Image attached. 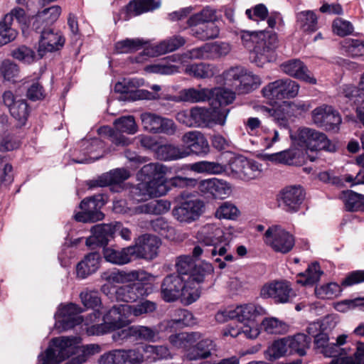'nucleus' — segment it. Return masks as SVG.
Masks as SVG:
<instances>
[{
  "label": "nucleus",
  "instance_id": "1",
  "mask_svg": "<svg viewBox=\"0 0 364 364\" xmlns=\"http://www.w3.org/2000/svg\"><path fill=\"white\" fill-rule=\"evenodd\" d=\"M241 40L245 48L255 53V62L258 66L271 60V55L278 46L277 34L265 30L245 31L241 35Z\"/></svg>",
  "mask_w": 364,
  "mask_h": 364
},
{
  "label": "nucleus",
  "instance_id": "2",
  "mask_svg": "<svg viewBox=\"0 0 364 364\" xmlns=\"http://www.w3.org/2000/svg\"><path fill=\"white\" fill-rule=\"evenodd\" d=\"M223 236V230L214 224H206L203 226L197 233V240L199 244L204 246H212L210 255L214 261L218 263L220 269L226 267V262H232L234 257L228 243L220 245V240Z\"/></svg>",
  "mask_w": 364,
  "mask_h": 364
},
{
  "label": "nucleus",
  "instance_id": "3",
  "mask_svg": "<svg viewBox=\"0 0 364 364\" xmlns=\"http://www.w3.org/2000/svg\"><path fill=\"white\" fill-rule=\"evenodd\" d=\"M161 295L166 302H173L182 297L186 304H191L200 297L198 289L176 274L167 275L161 284Z\"/></svg>",
  "mask_w": 364,
  "mask_h": 364
},
{
  "label": "nucleus",
  "instance_id": "4",
  "mask_svg": "<svg viewBox=\"0 0 364 364\" xmlns=\"http://www.w3.org/2000/svg\"><path fill=\"white\" fill-rule=\"evenodd\" d=\"M80 342L78 336L53 338L45 353L38 355V364H59L80 351Z\"/></svg>",
  "mask_w": 364,
  "mask_h": 364
},
{
  "label": "nucleus",
  "instance_id": "5",
  "mask_svg": "<svg viewBox=\"0 0 364 364\" xmlns=\"http://www.w3.org/2000/svg\"><path fill=\"white\" fill-rule=\"evenodd\" d=\"M81 312V308L73 303L60 306L58 311L55 314V328L59 331H63L83 322L87 326L86 331L87 332L89 327L92 325L99 324L95 323L100 320L101 316L99 311H93L87 316L85 319L80 315Z\"/></svg>",
  "mask_w": 364,
  "mask_h": 364
},
{
  "label": "nucleus",
  "instance_id": "6",
  "mask_svg": "<svg viewBox=\"0 0 364 364\" xmlns=\"http://www.w3.org/2000/svg\"><path fill=\"white\" fill-rule=\"evenodd\" d=\"M346 335H340L336 343H328L321 353L326 357L333 358L330 364H364V343H358L352 354L350 348H341L346 343Z\"/></svg>",
  "mask_w": 364,
  "mask_h": 364
},
{
  "label": "nucleus",
  "instance_id": "7",
  "mask_svg": "<svg viewBox=\"0 0 364 364\" xmlns=\"http://www.w3.org/2000/svg\"><path fill=\"white\" fill-rule=\"evenodd\" d=\"M133 321L134 319H129L127 304L114 305L103 315V323L89 327L87 334L103 335L124 328Z\"/></svg>",
  "mask_w": 364,
  "mask_h": 364
},
{
  "label": "nucleus",
  "instance_id": "8",
  "mask_svg": "<svg viewBox=\"0 0 364 364\" xmlns=\"http://www.w3.org/2000/svg\"><path fill=\"white\" fill-rule=\"evenodd\" d=\"M176 274L186 278L193 286L203 282L205 278L212 274L213 267L209 262L196 263L191 255H181L176 261Z\"/></svg>",
  "mask_w": 364,
  "mask_h": 364
},
{
  "label": "nucleus",
  "instance_id": "9",
  "mask_svg": "<svg viewBox=\"0 0 364 364\" xmlns=\"http://www.w3.org/2000/svg\"><path fill=\"white\" fill-rule=\"evenodd\" d=\"M225 84L235 90L238 94H247L260 85L257 75L242 67H233L223 73Z\"/></svg>",
  "mask_w": 364,
  "mask_h": 364
},
{
  "label": "nucleus",
  "instance_id": "10",
  "mask_svg": "<svg viewBox=\"0 0 364 364\" xmlns=\"http://www.w3.org/2000/svg\"><path fill=\"white\" fill-rule=\"evenodd\" d=\"M264 313L265 310L262 306L248 304L220 311L216 314L215 319L219 323L226 322L229 319H236L240 323H245L254 321L257 316Z\"/></svg>",
  "mask_w": 364,
  "mask_h": 364
},
{
  "label": "nucleus",
  "instance_id": "11",
  "mask_svg": "<svg viewBox=\"0 0 364 364\" xmlns=\"http://www.w3.org/2000/svg\"><path fill=\"white\" fill-rule=\"evenodd\" d=\"M107 200V197L104 194H97L84 199L80 204L82 211L76 213L74 216L75 220L94 223L102 220L104 214L100 209L105 205Z\"/></svg>",
  "mask_w": 364,
  "mask_h": 364
},
{
  "label": "nucleus",
  "instance_id": "12",
  "mask_svg": "<svg viewBox=\"0 0 364 364\" xmlns=\"http://www.w3.org/2000/svg\"><path fill=\"white\" fill-rule=\"evenodd\" d=\"M186 43V39L182 36H170L157 44L146 46L141 53L134 58V62L141 63L146 59V57H155L173 52L183 46Z\"/></svg>",
  "mask_w": 364,
  "mask_h": 364
},
{
  "label": "nucleus",
  "instance_id": "13",
  "mask_svg": "<svg viewBox=\"0 0 364 364\" xmlns=\"http://www.w3.org/2000/svg\"><path fill=\"white\" fill-rule=\"evenodd\" d=\"M264 242L275 252L286 254L294 246V236L281 227H269L264 233Z\"/></svg>",
  "mask_w": 364,
  "mask_h": 364
},
{
  "label": "nucleus",
  "instance_id": "14",
  "mask_svg": "<svg viewBox=\"0 0 364 364\" xmlns=\"http://www.w3.org/2000/svg\"><path fill=\"white\" fill-rule=\"evenodd\" d=\"M228 108H218L213 110L204 107H195L191 109L193 127H207L211 122L224 125L229 114Z\"/></svg>",
  "mask_w": 364,
  "mask_h": 364
},
{
  "label": "nucleus",
  "instance_id": "15",
  "mask_svg": "<svg viewBox=\"0 0 364 364\" xmlns=\"http://www.w3.org/2000/svg\"><path fill=\"white\" fill-rule=\"evenodd\" d=\"M260 296L264 299L271 298L276 304H286L291 302L296 294L289 282L274 281L262 286Z\"/></svg>",
  "mask_w": 364,
  "mask_h": 364
},
{
  "label": "nucleus",
  "instance_id": "16",
  "mask_svg": "<svg viewBox=\"0 0 364 364\" xmlns=\"http://www.w3.org/2000/svg\"><path fill=\"white\" fill-rule=\"evenodd\" d=\"M40 34L38 55L42 58L47 53L60 50L65 44V39L60 31L53 28L34 30Z\"/></svg>",
  "mask_w": 364,
  "mask_h": 364
},
{
  "label": "nucleus",
  "instance_id": "17",
  "mask_svg": "<svg viewBox=\"0 0 364 364\" xmlns=\"http://www.w3.org/2000/svg\"><path fill=\"white\" fill-rule=\"evenodd\" d=\"M168 192L161 180H144L130 188V197L136 202H142L154 197H160Z\"/></svg>",
  "mask_w": 364,
  "mask_h": 364
},
{
  "label": "nucleus",
  "instance_id": "18",
  "mask_svg": "<svg viewBox=\"0 0 364 364\" xmlns=\"http://www.w3.org/2000/svg\"><path fill=\"white\" fill-rule=\"evenodd\" d=\"M299 84L290 79H279L269 83L262 88L264 97L269 99H289L295 97L299 92Z\"/></svg>",
  "mask_w": 364,
  "mask_h": 364
},
{
  "label": "nucleus",
  "instance_id": "19",
  "mask_svg": "<svg viewBox=\"0 0 364 364\" xmlns=\"http://www.w3.org/2000/svg\"><path fill=\"white\" fill-rule=\"evenodd\" d=\"M144 356L138 348L116 349L102 354L98 364H141Z\"/></svg>",
  "mask_w": 364,
  "mask_h": 364
},
{
  "label": "nucleus",
  "instance_id": "20",
  "mask_svg": "<svg viewBox=\"0 0 364 364\" xmlns=\"http://www.w3.org/2000/svg\"><path fill=\"white\" fill-rule=\"evenodd\" d=\"M204 203L200 199H188L179 203L173 209V217L180 223H191L203 212Z\"/></svg>",
  "mask_w": 364,
  "mask_h": 364
},
{
  "label": "nucleus",
  "instance_id": "21",
  "mask_svg": "<svg viewBox=\"0 0 364 364\" xmlns=\"http://www.w3.org/2000/svg\"><path fill=\"white\" fill-rule=\"evenodd\" d=\"M114 126L116 132L109 129V138L111 141L117 146H127L130 140L121 133L134 134L138 131L134 117L132 115L123 116L114 121Z\"/></svg>",
  "mask_w": 364,
  "mask_h": 364
},
{
  "label": "nucleus",
  "instance_id": "22",
  "mask_svg": "<svg viewBox=\"0 0 364 364\" xmlns=\"http://www.w3.org/2000/svg\"><path fill=\"white\" fill-rule=\"evenodd\" d=\"M160 245L159 239L154 235L145 234L139 236L136 240L135 245L130 246L132 248L134 259H153L158 255Z\"/></svg>",
  "mask_w": 364,
  "mask_h": 364
},
{
  "label": "nucleus",
  "instance_id": "23",
  "mask_svg": "<svg viewBox=\"0 0 364 364\" xmlns=\"http://www.w3.org/2000/svg\"><path fill=\"white\" fill-rule=\"evenodd\" d=\"M183 149L187 156L194 154L205 156L210 152V146L205 136L199 131H189L181 137Z\"/></svg>",
  "mask_w": 364,
  "mask_h": 364
},
{
  "label": "nucleus",
  "instance_id": "24",
  "mask_svg": "<svg viewBox=\"0 0 364 364\" xmlns=\"http://www.w3.org/2000/svg\"><path fill=\"white\" fill-rule=\"evenodd\" d=\"M103 149L104 143L100 139H83L80 143L79 149L75 150L74 153L75 156L78 151L80 156L73 160L77 164L94 162L102 157Z\"/></svg>",
  "mask_w": 364,
  "mask_h": 364
},
{
  "label": "nucleus",
  "instance_id": "25",
  "mask_svg": "<svg viewBox=\"0 0 364 364\" xmlns=\"http://www.w3.org/2000/svg\"><path fill=\"white\" fill-rule=\"evenodd\" d=\"M305 193L301 186H289L283 188L279 195V205L286 212L296 213L301 207Z\"/></svg>",
  "mask_w": 364,
  "mask_h": 364
},
{
  "label": "nucleus",
  "instance_id": "26",
  "mask_svg": "<svg viewBox=\"0 0 364 364\" xmlns=\"http://www.w3.org/2000/svg\"><path fill=\"white\" fill-rule=\"evenodd\" d=\"M314 123L327 131H336L341 123L339 113L331 106L323 105L315 108L312 112Z\"/></svg>",
  "mask_w": 364,
  "mask_h": 364
},
{
  "label": "nucleus",
  "instance_id": "27",
  "mask_svg": "<svg viewBox=\"0 0 364 364\" xmlns=\"http://www.w3.org/2000/svg\"><path fill=\"white\" fill-rule=\"evenodd\" d=\"M198 190L204 195L216 199H224L232 192L230 183L223 179L212 178L204 179L198 183Z\"/></svg>",
  "mask_w": 364,
  "mask_h": 364
},
{
  "label": "nucleus",
  "instance_id": "28",
  "mask_svg": "<svg viewBox=\"0 0 364 364\" xmlns=\"http://www.w3.org/2000/svg\"><path fill=\"white\" fill-rule=\"evenodd\" d=\"M119 228L120 223L114 225L103 223L93 226L91 229L92 235L86 239V245L90 248L106 245Z\"/></svg>",
  "mask_w": 364,
  "mask_h": 364
},
{
  "label": "nucleus",
  "instance_id": "29",
  "mask_svg": "<svg viewBox=\"0 0 364 364\" xmlns=\"http://www.w3.org/2000/svg\"><path fill=\"white\" fill-rule=\"evenodd\" d=\"M149 294L148 289L141 282H134L118 287L114 289V297L117 301L134 302Z\"/></svg>",
  "mask_w": 364,
  "mask_h": 364
},
{
  "label": "nucleus",
  "instance_id": "30",
  "mask_svg": "<svg viewBox=\"0 0 364 364\" xmlns=\"http://www.w3.org/2000/svg\"><path fill=\"white\" fill-rule=\"evenodd\" d=\"M261 166L258 162L244 157L236 159L231 164L232 171L247 181L259 177L262 172Z\"/></svg>",
  "mask_w": 364,
  "mask_h": 364
},
{
  "label": "nucleus",
  "instance_id": "31",
  "mask_svg": "<svg viewBox=\"0 0 364 364\" xmlns=\"http://www.w3.org/2000/svg\"><path fill=\"white\" fill-rule=\"evenodd\" d=\"M216 344L213 340L203 336L193 344L186 354V359L189 361L205 360L210 358L213 353L216 351Z\"/></svg>",
  "mask_w": 364,
  "mask_h": 364
},
{
  "label": "nucleus",
  "instance_id": "32",
  "mask_svg": "<svg viewBox=\"0 0 364 364\" xmlns=\"http://www.w3.org/2000/svg\"><path fill=\"white\" fill-rule=\"evenodd\" d=\"M281 69L289 76L312 85L316 83V78L309 75L307 67L300 60L292 59L286 61L281 65Z\"/></svg>",
  "mask_w": 364,
  "mask_h": 364
},
{
  "label": "nucleus",
  "instance_id": "33",
  "mask_svg": "<svg viewBox=\"0 0 364 364\" xmlns=\"http://www.w3.org/2000/svg\"><path fill=\"white\" fill-rule=\"evenodd\" d=\"M101 255L97 252H90L76 265L77 278L85 279L97 271L100 266Z\"/></svg>",
  "mask_w": 364,
  "mask_h": 364
},
{
  "label": "nucleus",
  "instance_id": "34",
  "mask_svg": "<svg viewBox=\"0 0 364 364\" xmlns=\"http://www.w3.org/2000/svg\"><path fill=\"white\" fill-rule=\"evenodd\" d=\"M60 14L61 8L59 6H53L39 11L33 22V30L52 28V25L58 19Z\"/></svg>",
  "mask_w": 364,
  "mask_h": 364
},
{
  "label": "nucleus",
  "instance_id": "35",
  "mask_svg": "<svg viewBox=\"0 0 364 364\" xmlns=\"http://www.w3.org/2000/svg\"><path fill=\"white\" fill-rule=\"evenodd\" d=\"M201 338L202 333L198 331L181 332L171 335L168 341L173 347L183 350L186 357L190 348Z\"/></svg>",
  "mask_w": 364,
  "mask_h": 364
},
{
  "label": "nucleus",
  "instance_id": "36",
  "mask_svg": "<svg viewBox=\"0 0 364 364\" xmlns=\"http://www.w3.org/2000/svg\"><path fill=\"white\" fill-rule=\"evenodd\" d=\"M190 28V34L200 41H207L217 38L219 35V28L215 23H187Z\"/></svg>",
  "mask_w": 364,
  "mask_h": 364
},
{
  "label": "nucleus",
  "instance_id": "37",
  "mask_svg": "<svg viewBox=\"0 0 364 364\" xmlns=\"http://www.w3.org/2000/svg\"><path fill=\"white\" fill-rule=\"evenodd\" d=\"M132 248L130 246L116 250L112 247H106L103 250V255L105 260L114 264L123 265L134 259Z\"/></svg>",
  "mask_w": 364,
  "mask_h": 364
},
{
  "label": "nucleus",
  "instance_id": "38",
  "mask_svg": "<svg viewBox=\"0 0 364 364\" xmlns=\"http://www.w3.org/2000/svg\"><path fill=\"white\" fill-rule=\"evenodd\" d=\"M130 176V173L125 168H116L100 176L95 181V185L100 187L118 185L122 183Z\"/></svg>",
  "mask_w": 364,
  "mask_h": 364
},
{
  "label": "nucleus",
  "instance_id": "39",
  "mask_svg": "<svg viewBox=\"0 0 364 364\" xmlns=\"http://www.w3.org/2000/svg\"><path fill=\"white\" fill-rule=\"evenodd\" d=\"M296 22L304 32L312 33L318 28V16L312 10H305L296 14Z\"/></svg>",
  "mask_w": 364,
  "mask_h": 364
},
{
  "label": "nucleus",
  "instance_id": "40",
  "mask_svg": "<svg viewBox=\"0 0 364 364\" xmlns=\"http://www.w3.org/2000/svg\"><path fill=\"white\" fill-rule=\"evenodd\" d=\"M171 208V203L166 200H154L141 204L135 208L138 214L161 215L167 213Z\"/></svg>",
  "mask_w": 364,
  "mask_h": 364
},
{
  "label": "nucleus",
  "instance_id": "41",
  "mask_svg": "<svg viewBox=\"0 0 364 364\" xmlns=\"http://www.w3.org/2000/svg\"><path fill=\"white\" fill-rule=\"evenodd\" d=\"M149 46H151L149 41L143 38H126L119 41L114 44V50L117 53H129L141 48L145 49Z\"/></svg>",
  "mask_w": 364,
  "mask_h": 364
},
{
  "label": "nucleus",
  "instance_id": "42",
  "mask_svg": "<svg viewBox=\"0 0 364 364\" xmlns=\"http://www.w3.org/2000/svg\"><path fill=\"white\" fill-rule=\"evenodd\" d=\"M134 332L136 341H146L155 342L159 336V333L164 329V326H162V322L155 326H147L142 325H134Z\"/></svg>",
  "mask_w": 364,
  "mask_h": 364
},
{
  "label": "nucleus",
  "instance_id": "43",
  "mask_svg": "<svg viewBox=\"0 0 364 364\" xmlns=\"http://www.w3.org/2000/svg\"><path fill=\"white\" fill-rule=\"evenodd\" d=\"M181 101L191 103L202 102L210 99V89L190 87L183 89L179 92Z\"/></svg>",
  "mask_w": 364,
  "mask_h": 364
},
{
  "label": "nucleus",
  "instance_id": "44",
  "mask_svg": "<svg viewBox=\"0 0 364 364\" xmlns=\"http://www.w3.org/2000/svg\"><path fill=\"white\" fill-rule=\"evenodd\" d=\"M190 170L211 175L221 174L226 171V166L216 161H200L189 164Z\"/></svg>",
  "mask_w": 364,
  "mask_h": 364
},
{
  "label": "nucleus",
  "instance_id": "45",
  "mask_svg": "<svg viewBox=\"0 0 364 364\" xmlns=\"http://www.w3.org/2000/svg\"><path fill=\"white\" fill-rule=\"evenodd\" d=\"M208 55L206 43L198 48L188 50L183 54H174L169 56V60L173 62H177L181 64L185 63L188 60L196 59H210Z\"/></svg>",
  "mask_w": 364,
  "mask_h": 364
},
{
  "label": "nucleus",
  "instance_id": "46",
  "mask_svg": "<svg viewBox=\"0 0 364 364\" xmlns=\"http://www.w3.org/2000/svg\"><path fill=\"white\" fill-rule=\"evenodd\" d=\"M157 156L164 161L177 160L187 157L183 147L171 144L159 145L156 150Z\"/></svg>",
  "mask_w": 364,
  "mask_h": 364
},
{
  "label": "nucleus",
  "instance_id": "47",
  "mask_svg": "<svg viewBox=\"0 0 364 364\" xmlns=\"http://www.w3.org/2000/svg\"><path fill=\"white\" fill-rule=\"evenodd\" d=\"M161 6L158 0H132L127 6V11L131 15L138 16L145 12L152 11Z\"/></svg>",
  "mask_w": 364,
  "mask_h": 364
},
{
  "label": "nucleus",
  "instance_id": "48",
  "mask_svg": "<svg viewBox=\"0 0 364 364\" xmlns=\"http://www.w3.org/2000/svg\"><path fill=\"white\" fill-rule=\"evenodd\" d=\"M102 279L109 283H124L137 280L139 279V273L138 271H131L126 272L119 270H112L105 272L102 274Z\"/></svg>",
  "mask_w": 364,
  "mask_h": 364
},
{
  "label": "nucleus",
  "instance_id": "49",
  "mask_svg": "<svg viewBox=\"0 0 364 364\" xmlns=\"http://www.w3.org/2000/svg\"><path fill=\"white\" fill-rule=\"evenodd\" d=\"M343 200L346 210L364 212V195L353 191H346L343 193Z\"/></svg>",
  "mask_w": 364,
  "mask_h": 364
},
{
  "label": "nucleus",
  "instance_id": "50",
  "mask_svg": "<svg viewBox=\"0 0 364 364\" xmlns=\"http://www.w3.org/2000/svg\"><path fill=\"white\" fill-rule=\"evenodd\" d=\"M114 91L118 93L129 95L132 98L141 97L146 99L156 98V97L149 92L138 90L135 92L132 82L129 80L124 79L114 85Z\"/></svg>",
  "mask_w": 364,
  "mask_h": 364
},
{
  "label": "nucleus",
  "instance_id": "51",
  "mask_svg": "<svg viewBox=\"0 0 364 364\" xmlns=\"http://www.w3.org/2000/svg\"><path fill=\"white\" fill-rule=\"evenodd\" d=\"M143 351L147 360L151 362L167 360L172 358L169 348L163 345L154 346L146 344L143 347Z\"/></svg>",
  "mask_w": 364,
  "mask_h": 364
},
{
  "label": "nucleus",
  "instance_id": "52",
  "mask_svg": "<svg viewBox=\"0 0 364 364\" xmlns=\"http://www.w3.org/2000/svg\"><path fill=\"white\" fill-rule=\"evenodd\" d=\"M288 348L291 353H296L300 356L306 354V350L309 348L311 338L304 333H298L293 337L286 338Z\"/></svg>",
  "mask_w": 364,
  "mask_h": 364
},
{
  "label": "nucleus",
  "instance_id": "53",
  "mask_svg": "<svg viewBox=\"0 0 364 364\" xmlns=\"http://www.w3.org/2000/svg\"><path fill=\"white\" fill-rule=\"evenodd\" d=\"M286 338L274 341L264 351L266 359L270 361L276 360L285 355L288 349Z\"/></svg>",
  "mask_w": 364,
  "mask_h": 364
},
{
  "label": "nucleus",
  "instance_id": "54",
  "mask_svg": "<svg viewBox=\"0 0 364 364\" xmlns=\"http://www.w3.org/2000/svg\"><path fill=\"white\" fill-rule=\"evenodd\" d=\"M185 73L196 78H209L215 75V68L204 63L187 65Z\"/></svg>",
  "mask_w": 364,
  "mask_h": 364
},
{
  "label": "nucleus",
  "instance_id": "55",
  "mask_svg": "<svg viewBox=\"0 0 364 364\" xmlns=\"http://www.w3.org/2000/svg\"><path fill=\"white\" fill-rule=\"evenodd\" d=\"M166 171V167L159 163H149L141 168L138 177H144V180H160Z\"/></svg>",
  "mask_w": 364,
  "mask_h": 364
},
{
  "label": "nucleus",
  "instance_id": "56",
  "mask_svg": "<svg viewBox=\"0 0 364 364\" xmlns=\"http://www.w3.org/2000/svg\"><path fill=\"white\" fill-rule=\"evenodd\" d=\"M308 150L311 152L320 150H326L331 152L336 150V147L327 138L326 134L315 130Z\"/></svg>",
  "mask_w": 364,
  "mask_h": 364
},
{
  "label": "nucleus",
  "instance_id": "57",
  "mask_svg": "<svg viewBox=\"0 0 364 364\" xmlns=\"http://www.w3.org/2000/svg\"><path fill=\"white\" fill-rule=\"evenodd\" d=\"M308 150L311 152L320 150H326L331 152L336 150V147L327 138L326 134L315 130Z\"/></svg>",
  "mask_w": 364,
  "mask_h": 364
},
{
  "label": "nucleus",
  "instance_id": "58",
  "mask_svg": "<svg viewBox=\"0 0 364 364\" xmlns=\"http://www.w3.org/2000/svg\"><path fill=\"white\" fill-rule=\"evenodd\" d=\"M129 319L152 313L156 309V304L149 300H145L135 305L127 304Z\"/></svg>",
  "mask_w": 364,
  "mask_h": 364
},
{
  "label": "nucleus",
  "instance_id": "59",
  "mask_svg": "<svg viewBox=\"0 0 364 364\" xmlns=\"http://www.w3.org/2000/svg\"><path fill=\"white\" fill-rule=\"evenodd\" d=\"M112 335V341L117 345L123 346L136 343L134 326L119 328Z\"/></svg>",
  "mask_w": 364,
  "mask_h": 364
},
{
  "label": "nucleus",
  "instance_id": "60",
  "mask_svg": "<svg viewBox=\"0 0 364 364\" xmlns=\"http://www.w3.org/2000/svg\"><path fill=\"white\" fill-rule=\"evenodd\" d=\"M178 318L164 321L162 322V326H164V330L168 328H173L174 326H188L194 323L193 316L191 312L186 309H179L177 311Z\"/></svg>",
  "mask_w": 364,
  "mask_h": 364
},
{
  "label": "nucleus",
  "instance_id": "61",
  "mask_svg": "<svg viewBox=\"0 0 364 364\" xmlns=\"http://www.w3.org/2000/svg\"><path fill=\"white\" fill-rule=\"evenodd\" d=\"M215 98L220 107L232 104L235 100V92L223 87L210 89V99Z\"/></svg>",
  "mask_w": 364,
  "mask_h": 364
},
{
  "label": "nucleus",
  "instance_id": "62",
  "mask_svg": "<svg viewBox=\"0 0 364 364\" xmlns=\"http://www.w3.org/2000/svg\"><path fill=\"white\" fill-rule=\"evenodd\" d=\"M323 272L321 270L320 265L317 262L309 265L307 269L298 274L299 277H304V280H297L298 283L303 285H313L319 281Z\"/></svg>",
  "mask_w": 364,
  "mask_h": 364
},
{
  "label": "nucleus",
  "instance_id": "63",
  "mask_svg": "<svg viewBox=\"0 0 364 364\" xmlns=\"http://www.w3.org/2000/svg\"><path fill=\"white\" fill-rule=\"evenodd\" d=\"M3 19L11 25L16 20L23 30L28 26L29 23V17L25 10L18 6L13 8L9 13L4 16Z\"/></svg>",
  "mask_w": 364,
  "mask_h": 364
},
{
  "label": "nucleus",
  "instance_id": "64",
  "mask_svg": "<svg viewBox=\"0 0 364 364\" xmlns=\"http://www.w3.org/2000/svg\"><path fill=\"white\" fill-rule=\"evenodd\" d=\"M239 214L240 210L235 204L225 201L216 209L215 216L218 219L235 220Z\"/></svg>",
  "mask_w": 364,
  "mask_h": 364
}]
</instances>
